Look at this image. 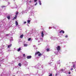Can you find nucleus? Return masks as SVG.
I'll return each instance as SVG.
<instances>
[{"label":"nucleus","instance_id":"1","mask_svg":"<svg viewBox=\"0 0 76 76\" xmlns=\"http://www.w3.org/2000/svg\"><path fill=\"white\" fill-rule=\"evenodd\" d=\"M23 64L25 66L28 65V62H26V61H24L23 62Z\"/></svg>","mask_w":76,"mask_h":76},{"label":"nucleus","instance_id":"2","mask_svg":"<svg viewBox=\"0 0 76 76\" xmlns=\"http://www.w3.org/2000/svg\"><path fill=\"white\" fill-rule=\"evenodd\" d=\"M56 48L58 51H60V46H58V47Z\"/></svg>","mask_w":76,"mask_h":76},{"label":"nucleus","instance_id":"3","mask_svg":"<svg viewBox=\"0 0 76 76\" xmlns=\"http://www.w3.org/2000/svg\"><path fill=\"white\" fill-rule=\"evenodd\" d=\"M31 57H32L31 56H28L27 57V59H29L30 58H31Z\"/></svg>","mask_w":76,"mask_h":76},{"label":"nucleus","instance_id":"4","mask_svg":"<svg viewBox=\"0 0 76 76\" xmlns=\"http://www.w3.org/2000/svg\"><path fill=\"white\" fill-rule=\"evenodd\" d=\"M39 53H40V52H37L36 53L35 55V56H37V54H39Z\"/></svg>","mask_w":76,"mask_h":76},{"label":"nucleus","instance_id":"5","mask_svg":"<svg viewBox=\"0 0 76 76\" xmlns=\"http://www.w3.org/2000/svg\"><path fill=\"white\" fill-rule=\"evenodd\" d=\"M12 44H11L10 45H9L8 46L7 48H9L10 47H11L12 46Z\"/></svg>","mask_w":76,"mask_h":76},{"label":"nucleus","instance_id":"6","mask_svg":"<svg viewBox=\"0 0 76 76\" xmlns=\"http://www.w3.org/2000/svg\"><path fill=\"white\" fill-rule=\"evenodd\" d=\"M39 3L40 4V5H41V1L40 0H38Z\"/></svg>","mask_w":76,"mask_h":76},{"label":"nucleus","instance_id":"7","mask_svg":"<svg viewBox=\"0 0 76 76\" xmlns=\"http://www.w3.org/2000/svg\"><path fill=\"white\" fill-rule=\"evenodd\" d=\"M44 34L43 33V31L42 32V37H44Z\"/></svg>","mask_w":76,"mask_h":76},{"label":"nucleus","instance_id":"8","mask_svg":"<svg viewBox=\"0 0 76 76\" xmlns=\"http://www.w3.org/2000/svg\"><path fill=\"white\" fill-rule=\"evenodd\" d=\"M15 24L16 26H18V23L17 21H15Z\"/></svg>","mask_w":76,"mask_h":76},{"label":"nucleus","instance_id":"9","mask_svg":"<svg viewBox=\"0 0 76 76\" xmlns=\"http://www.w3.org/2000/svg\"><path fill=\"white\" fill-rule=\"evenodd\" d=\"M60 33H64V31L61 30L60 31Z\"/></svg>","mask_w":76,"mask_h":76},{"label":"nucleus","instance_id":"10","mask_svg":"<svg viewBox=\"0 0 76 76\" xmlns=\"http://www.w3.org/2000/svg\"><path fill=\"white\" fill-rule=\"evenodd\" d=\"M20 50H21V48H19L18 50V51L19 52L20 51Z\"/></svg>","mask_w":76,"mask_h":76},{"label":"nucleus","instance_id":"11","mask_svg":"<svg viewBox=\"0 0 76 76\" xmlns=\"http://www.w3.org/2000/svg\"><path fill=\"white\" fill-rule=\"evenodd\" d=\"M23 35H22L20 36V38H23Z\"/></svg>","mask_w":76,"mask_h":76},{"label":"nucleus","instance_id":"12","mask_svg":"<svg viewBox=\"0 0 76 76\" xmlns=\"http://www.w3.org/2000/svg\"><path fill=\"white\" fill-rule=\"evenodd\" d=\"M7 19H8V20H9V19H10V16H8L7 17Z\"/></svg>","mask_w":76,"mask_h":76},{"label":"nucleus","instance_id":"13","mask_svg":"<svg viewBox=\"0 0 76 76\" xmlns=\"http://www.w3.org/2000/svg\"><path fill=\"white\" fill-rule=\"evenodd\" d=\"M42 54L41 53H39V54H38V56H42Z\"/></svg>","mask_w":76,"mask_h":76},{"label":"nucleus","instance_id":"14","mask_svg":"<svg viewBox=\"0 0 76 76\" xmlns=\"http://www.w3.org/2000/svg\"><path fill=\"white\" fill-rule=\"evenodd\" d=\"M18 66L20 67H21V66H22V65H21V64L20 63H19L18 64Z\"/></svg>","mask_w":76,"mask_h":76},{"label":"nucleus","instance_id":"15","mask_svg":"<svg viewBox=\"0 0 76 76\" xmlns=\"http://www.w3.org/2000/svg\"><path fill=\"white\" fill-rule=\"evenodd\" d=\"M30 22H31V21H30V20H28L27 21V22L28 23H30Z\"/></svg>","mask_w":76,"mask_h":76},{"label":"nucleus","instance_id":"16","mask_svg":"<svg viewBox=\"0 0 76 76\" xmlns=\"http://www.w3.org/2000/svg\"><path fill=\"white\" fill-rule=\"evenodd\" d=\"M1 7H2V8H3V7H6V6L3 5V6H1Z\"/></svg>","mask_w":76,"mask_h":76},{"label":"nucleus","instance_id":"17","mask_svg":"<svg viewBox=\"0 0 76 76\" xmlns=\"http://www.w3.org/2000/svg\"><path fill=\"white\" fill-rule=\"evenodd\" d=\"M24 45L25 47H26V46H27V45L26 44H24Z\"/></svg>","mask_w":76,"mask_h":76},{"label":"nucleus","instance_id":"18","mask_svg":"<svg viewBox=\"0 0 76 76\" xmlns=\"http://www.w3.org/2000/svg\"><path fill=\"white\" fill-rule=\"evenodd\" d=\"M47 51H49V50H50V49L49 48H48L47 50H46Z\"/></svg>","mask_w":76,"mask_h":76},{"label":"nucleus","instance_id":"19","mask_svg":"<svg viewBox=\"0 0 76 76\" xmlns=\"http://www.w3.org/2000/svg\"><path fill=\"white\" fill-rule=\"evenodd\" d=\"M31 38H29L28 39V41H30V40H31Z\"/></svg>","mask_w":76,"mask_h":76},{"label":"nucleus","instance_id":"20","mask_svg":"<svg viewBox=\"0 0 76 76\" xmlns=\"http://www.w3.org/2000/svg\"><path fill=\"white\" fill-rule=\"evenodd\" d=\"M18 12H16V15H18Z\"/></svg>","mask_w":76,"mask_h":76},{"label":"nucleus","instance_id":"21","mask_svg":"<svg viewBox=\"0 0 76 76\" xmlns=\"http://www.w3.org/2000/svg\"><path fill=\"white\" fill-rule=\"evenodd\" d=\"M16 18H17V17H15L14 18V19H16Z\"/></svg>","mask_w":76,"mask_h":76},{"label":"nucleus","instance_id":"22","mask_svg":"<svg viewBox=\"0 0 76 76\" xmlns=\"http://www.w3.org/2000/svg\"><path fill=\"white\" fill-rule=\"evenodd\" d=\"M9 35H10V34H7L6 35V36H9Z\"/></svg>","mask_w":76,"mask_h":76},{"label":"nucleus","instance_id":"23","mask_svg":"<svg viewBox=\"0 0 76 76\" xmlns=\"http://www.w3.org/2000/svg\"><path fill=\"white\" fill-rule=\"evenodd\" d=\"M52 74H50L49 75V76H52Z\"/></svg>","mask_w":76,"mask_h":76},{"label":"nucleus","instance_id":"24","mask_svg":"<svg viewBox=\"0 0 76 76\" xmlns=\"http://www.w3.org/2000/svg\"><path fill=\"white\" fill-rule=\"evenodd\" d=\"M37 0H34V2H37Z\"/></svg>","mask_w":76,"mask_h":76},{"label":"nucleus","instance_id":"25","mask_svg":"<svg viewBox=\"0 0 76 76\" xmlns=\"http://www.w3.org/2000/svg\"><path fill=\"white\" fill-rule=\"evenodd\" d=\"M23 57H25V54H23Z\"/></svg>","mask_w":76,"mask_h":76},{"label":"nucleus","instance_id":"26","mask_svg":"<svg viewBox=\"0 0 76 76\" xmlns=\"http://www.w3.org/2000/svg\"><path fill=\"white\" fill-rule=\"evenodd\" d=\"M17 16H18V15H17L16 14L15 15V17H16V18H17Z\"/></svg>","mask_w":76,"mask_h":76},{"label":"nucleus","instance_id":"27","mask_svg":"<svg viewBox=\"0 0 76 76\" xmlns=\"http://www.w3.org/2000/svg\"><path fill=\"white\" fill-rule=\"evenodd\" d=\"M61 71H62V72H63V71H64V69H61Z\"/></svg>","mask_w":76,"mask_h":76},{"label":"nucleus","instance_id":"28","mask_svg":"<svg viewBox=\"0 0 76 76\" xmlns=\"http://www.w3.org/2000/svg\"><path fill=\"white\" fill-rule=\"evenodd\" d=\"M37 2H36V4H35V6H36V5H37Z\"/></svg>","mask_w":76,"mask_h":76},{"label":"nucleus","instance_id":"29","mask_svg":"<svg viewBox=\"0 0 76 76\" xmlns=\"http://www.w3.org/2000/svg\"><path fill=\"white\" fill-rule=\"evenodd\" d=\"M67 37H68V36H67V35H66V36H65V37H66V38H67Z\"/></svg>","mask_w":76,"mask_h":76},{"label":"nucleus","instance_id":"30","mask_svg":"<svg viewBox=\"0 0 76 76\" xmlns=\"http://www.w3.org/2000/svg\"><path fill=\"white\" fill-rule=\"evenodd\" d=\"M75 64H74L73 65V67L74 68H75Z\"/></svg>","mask_w":76,"mask_h":76},{"label":"nucleus","instance_id":"31","mask_svg":"<svg viewBox=\"0 0 76 76\" xmlns=\"http://www.w3.org/2000/svg\"><path fill=\"white\" fill-rule=\"evenodd\" d=\"M26 23V22H25L24 23L25 24V23Z\"/></svg>","mask_w":76,"mask_h":76},{"label":"nucleus","instance_id":"32","mask_svg":"<svg viewBox=\"0 0 76 76\" xmlns=\"http://www.w3.org/2000/svg\"><path fill=\"white\" fill-rule=\"evenodd\" d=\"M71 70H73V68H71Z\"/></svg>","mask_w":76,"mask_h":76},{"label":"nucleus","instance_id":"33","mask_svg":"<svg viewBox=\"0 0 76 76\" xmlns=\"http://www.w3.org/2000/svg\"><path fill=\"white\" fill-rule=\"evenodd\" d=\"M29 3H31V2H32V1H29Z\"/></svg>","mask_w":76,"mask_h":76},{"label":"nucleus","instance_id":"34","mask_svg":"<svg viewBox=\"0 0 76 76\" xmlns=\"http://www.w3.org/2000/svg\"><path fill=\"white\" fill-rule=\"evenodd\" d=\"M69 74H70L71 73V72H69V73H68Z\"/></svg>","mask_w":76,"mask_h":76},{"label":"nucleus","instance_id":"35","mask_svg":"<svg viewBox=\"0 0 76 76\" xmlns=\"http://www.w3.org/2000/svg\"><path fill=\"white\" fill-rule=\"evenodd\" d=\"M38 38H36V40H37V39H38Z\"/></svg>","mask_w":76,"mask_h":76},{"label":"nucleus","instance_id":"36","mask_svg":"<svg viewBox=\"0 0 76 76\" xmlns=\"http://www.w3.org/2000/svg\"><path fill=\"white\" fill-rule=\"evenodd\" d=\"M41 39L42 40V39H43L42 38H41Z\"/></svg>","mask_w":76,"mask_h":76},{"label":"nucleus","instance_id":"37","mask_svg":"<svg viewBox=\"0 0 76 76\" xmlns=\"http://www.w3.org/2000/svg\"><path fill=\"white\" fill-rule=\"evenodd\" d=\"M33 47H35V45L33 46Z\"/></svg>","mask_w":76,"mask_h":76},{"label":"nucleus","instance_id":"38","mask_svg":"<svg viewBox=\"0 0 76 76\" xmlns=\"http://www.w3.org/2000/svg\"><path fill=\"white\" fill-rule=\"evenodd\" d=\"M14 8H17V7H14Z\"/></svg>","mask_w":76,"mask_h":76},{"label":"nucleus","instance_id":"39","mask_svg":"<svg viewBox=\"0 0 76 76\" xmlns=\"http://www.w3.org/2000/svg\"><path fill=\"white\" fill-rule=\"evenodd\" d=\"M57 74H56V76H57Z\"/></svg>","mask_w":76,"mask_h":76},{"label":"nucleus","instance_id":"40","mask_svg":"<svg viewBox=\"0 0 76 76\" xmlns=\"http://www.w3.org/2000/svg\"><path fill=\"white\" fill-rule=\"evenodd\" d=\"M51 28V27H50V28L49 27V28L50 29V28Z\"/></svg>","mask_w":76,"mask_h":76},{"label":"nucleus","instance_id":"41","mask_svg":"<svg viewBox=\"0 0 76 76\" xmlns=\"http://www.w3.org/2000/svg\"><path fill=\"white\" fill-rule=\"evenodd\" d=\"M28 26H29V25H28Z\"/></svg>","mask_w":76,"mask_h":76},{"label":"nucleus","instance_id":"42","mask_svg":"<svg viewBox=\"0 0 76 76\" xmlns=\"http://www.w3.org/2000/svg\"><path fill=\"white\" fill-rule=\"evenodd\" d=\"M51 38H53V37H51Z\"/></svg>","mask_w":76,"mask_h":76},{"label":"nucleus","instance_id":"43","mask_svg":"<svg viewBox=\"0 0 76 76\" xmlns=\"http://www.w3.org/2000/svg\"><path fill=\"white\" fill-rule=\"evenodd\" d=\"M0 66H1V65L0 64Z\"/></svg>","mask_w":76,"mask_h":76},{"label":"nucleus","instance_id":"44","mask_svg":"<svg viewBox=\"0 0 76 76\" xmlns=\"http://www.w3.org/2000/svg\"><path fill=\"white\" fill-rule=\"evenodd\" d=\"M43 68V67H42V69Z\"/></svg>","mask_w":76,"mask_h":76}]
</instances>
